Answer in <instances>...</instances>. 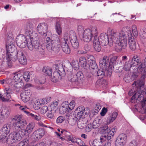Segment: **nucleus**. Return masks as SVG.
Returning a JSON list of instances; mask_svg holds the SVG:
<instances>
[{"mask_svg":"<svg viewBox=\"0 0 146 146\" xmlns=\"http://www.w3.org/2000/svg\"><path fill=\"white\" fill-rule=\"evenodd\" d=\"M127 29L125 31L122 30L119 32H114L111 29H109L107 31V33L109 35V45H112L113 42L116 44L115 49L118 52H120L123 49L125 48L127 46Z\"/></svg>","mask_w":146,"mask_h":146,"instance_id":"f257e3e1","label":"nucleus"},{"mask_svg":"<svg viewBox=\"0 0 146 146\" xmlns=\"http://www.w3.org/2000/svg\"><path fill=\"white\" fill-rule=\"evenodd\" d=\"M102 131L103 133L102 136L100 139H95L93 141L92 144L93 146H102L103 142L106 139L110 140L116 131V128L114 127L111 129L108 126H106L104 127Z\"/></svg>","mask_w":146,"mask_h":146,"instance_id":"f03ea898","label":"nucleus"},{"mask_svg":"<svg viewBox=\"0 0 146 146\" xmlns=\"http://www.w3.org/2000/svg\"><path fill=\"white\" fill-rule=\"evenodd\" d=\"M46 48L49 51L58 53L60 49V39L56 34L47 37L45 40Z\"/></svg>","mask_w":146,"mask_h":146,"instance_id":"7ed1b4c3","label":"nucleus"},{"mask_svg":"<svg viewBox=\"0 0 146 146\" xmlns=\"http://www.w3.org/2000/svg\"><path fill=\"white\" fill-rule=\"evenodd\" d=\"M98 33L97 28L96 27H92L91 29H86L82 34L83 40L84 42H89L92 38L93 39L97 38Z\"/></svg>","mask_w":146,"mask_h":146,"instance_id":"20e7f679","label":"nucleus"},{"mask_svg":"<svg viewBox=\"0 0 146 146\" xmlns=\"http://www.w3.org/2000/svg\"><path fill=\"white\" fill-rule=\"evenodd\" d=\"M11 122L16 131L20 130L25 127L27 124L26 120L22 117L21 115H18L15 116L12 119Z\"/></svg>","mask_w":146,"mask_h":146,"instance_id":"39448f33","label":"nucleus"},{"mask_svg":"<svg viewBox=\"0 0 146 146\" xmlns=\"http://www.w3.org/2000/svg\"><path fill=\"white\" fill-rule=\"evenodd\" d=\"M33 42L30 40L29 43L28 44V48L29 49L32 50H34L37 51L42 54H44V50L43 47L40 44L38 37H36L33 40Z\"/></svg>","mask_w":146,"mask_h":146,"instance_id":"423d86ee","label":"nucleus"},{"mask_svg":"<svg viewBox=\"0 0 146 146\" xmlns=\"http://www.w3.org/2000/svg\"><path fill=\"white\" fill-rule=\"evenodd\" d=\"M64 39L69 42L70 41L72 46L75 49L77 48L79 46V43L76 34L72 31H70L69 34L65 33L64 35Z\"/></svg>","mask_w":146,"mask_h":146,"instance_id":"0eeeda50","label":"nucleus"},{"mask_svg":"<svg viewBox=\"0 0 146 146\" xmlns=\"http://www.w3.org/2000/svg\"><path fill=\"white\" fill-rule=\"evenodd\" d=\"M56 70L53 74L52 76H51V81L56 82L58 79L59 76H64L65 75V72L61 64H56Z\"/></svg>","mask_w":146,"mask_h":146,"instance_id":"6e6552de","label":"nucleus"},{"mask_svg":"<svg viewBox=\"0 0 146 146\" xmlns=\"http://www.w3.org/2000/svg\"><path fill=\"white\" fill-rule=\"evenodd\" d=\"M23 133L21 129L17 131V132H13L10 134L7 140L8 144H11L20 141L22 139V136L25 135Z\"/></svg>","mask_w":146,"mask_h":146,"instance_id":"1a4fd4ad","label":"nucleus"},{"mask_svg":"<svg viewBox=\"0 0 146 146\" xmlns=\"http://www.w3.org/2000/svg\"><path fill=\"white\" fill-rule=\"evenodd\" d=\"M68 77L69 81L78 85L82 83L83 74L81 71L78 72L76 74H73L70 72L68 74Z\"/></svg>","mask_w":146,"mask_h":146,"instance_id":"9d476101","label":"nucleus"},{"mask_svg":"<svg viewBox=\"0 0 146 146\" xmlns=\"http://www.w3.org/2000/svg\"><path fill=\"white\" fill-rule=\"evenodd\" d=\"M90 111L88 108H85L82 106H80L76 109V112L77 113L75 116L79 121L81 120L88 115Z\"/></svg>","mask_w":146,"mask_h":146,"instance_id":"9b49d317","label":"nucleus"},{"mask_svg":"<svg viewBox=\"0 0 146 146\" xmlns=\"http://www.w3.org/2000/svg\"><path fill=\"white\" fill-rule=\"evenodd\" d=\"M11 127V125L8 124L4 125L1 130L0 131V140L8 143L7 140L9 137H7V136L10 132Z\"/></svg>","mask_w":146,"mask_h":146,"instance_id":"f8f14e48","label":"nucleus"},{"mask_svg":"<svg viewBox=\"0 0 146 146\" xmlns=\"http://www.w3.org/2000/svg\"><path fill=\"white\" fill-rule=\"evenodd\" d=\"M16 42L18 46L20 48H23L27 45L28 46V44L29 43L30 41L28 40L26 37L24 35L21 34L17 36Z\"/></svg>","mask_w":146,"mask_h":146,"instance_id":"ddd939ff","label":"nucleus"},{"mask_svg":"<svg viewBox=\"0 0 146 146\" xmlns=\"http://www.w3.org/2000/svg\"><path fill=\"white\" fill-rule=\"evenodd\" d=\"M99 65L101 68L105 69L106 72L109 71L110 73L111 72V68H110V65L109 58L107 56H104L103 59H101L99 61Z\"/></svg>","mask_w":146,"mask_h":146,"instance_id":"4468645a","label":"nucleus"},{"mask_svg":"<svg viewBox=\"0 0 146 146\" xmlns=\"http://www.w3.org/2000/svg\"><path fill=\"white\" fill-rule=\"evenodd\" d=\"M33 25L30 23L27 24L25 27V35L29 37L30 40H33L37 37V34L33 31Z\"/></svg>","mask_w":146,"mask_h":146,"instance_id":"2eb2a0df","label":"nucleus"},{"mask_svg":"<svg viewBox=\"0 0 146 146\" xmlns=\"http://www.w3.org/2000/svg\"><path fill=\"white\" fill-rule=\"evenodd\" d=\"M88 64H89V69L90 72L95 74L98 70L97 65L96 62L95 58L92 56H90L88 59Z\"/></svg>","mask_w":146,"mask_h":146,"instance_id":"dca6fc26","label":"nucleus"},{"mask_svg":"<svg viewBox=\"0 0 146 146\" xmlns=\"http://www.w3.org/2000/svg\"><path fill=\"white\" fill-rule=\"evenodd\" d=\"M126 35L128 36L129 44L130 48L132 50H135L136 48V43L135 40L133 36L131 30L129 28H127Z\"/></svg>","mask_w":146,"mask_h":146,"instance_id":"f3484780","label":"nucleus"},{"mask_svg":"<svg viewBox=\"0 0 146 146\" xmlns=\"http://www.w3.org/2000/svg\"><path fill=\"white\" fill-rule=\"evenodd\" d=\"M97 39H98V40L101 43V45L102 46L109 44V36L105 33H101L99 37H97Z\"/></svg>","mask_w":146,"mask_h":146,"instance_id":"a211bd4d","label":"nucleus"},{"mask_svg":"<svg viewBox=\"0 0 146 146\" xmlns=\"http://www.w3.org/2000/svg\"><path fill=\"white\" fill-rule=\"evenodd\" d=\"M47 25L46 23H40L37 26V31L40 35H47L46 33L48 30Z\"/></svg>","mask_w":146,"mask_h":146,"instance_id":"6ab92c4d","label":"nucleus"},{"mask_svg":"<svg viewBox=\"0 0 146 146\" xmlns=\"http://www.w3.org/2000/svg\"><path fill=\"white\" fill-rule=\"evenodd\" d=\"M20 110L23 111L24 112L27 114L28 116H31L33 118L37 121H39L41 119V117L38 114H35L30 113L28 111V108L25 106H21L19 107Z\"/></svg>","mask_w":146,"mask_h":146,"instance_id":"aec40b11","label":"nucleus"},{"mask_svg":"<svg viewBox=\"0 0 146 146\" xmlns=\"http://www.w3.org/2000/svg\"><path fill=\"white\" fill-rule=\"evenodd\" d=\"M6 45L8 47L9 50L10 51L12 50L14 51L16 49L15 46V41L13 38L8 36L6 40Z\"/></svg>","mask_w":146,"mask_h":146,"instance_id":"412c9836","label":"nucleus"},{"mask_svg":"<svg viewBox=\"0 0 146 146\" xmlns=\"http://www.w3.org/2000/svg\"><path fill=\"white\" fill-rule=\"evenodd\" d=\"M17 57H18V60L21 64L24 65L26 64L27 59L22 51L18 50L17 51Z\"/></svg>","mask_w":146,"mask_h":146,"instance_id":"4be33fe9","label":"nucleus"},{"mask_svg":"<svg viewBox=\"0 0 146 146\" xmlns=\"http://www.w3.org/2000/svg\"><path fill=\"white\" fill-rule=\"evenodd\" d=\"M61 47L63 51L66 54H69L70 52V49L68 43H69L68 41L64 40V37L62 40Z\"/></svg>","mask_w":146,"mask_h":146,"instance_id":"5701e85b","label":"nucleus"},{"mask_svg":"<svg viewBox=\"0 0 146 146\" xmlns=\"http://www.w3.org/2000/svg\"><path fill=\"white\" fill-rule=\"evenodd\" d=\"M126 139L127 136L125 134H121L117 137L116 142L121 146H123L125 143Z\"/></svg>","mask_w":146,"mask_h":146,"instance_id":"b1692460","label":"nucleus"},{"mask_svg":"<svg viewBox=\"0 0 146 146\" xmlns=\"http://www.w3.org/2000/svg\"><path fill=\"white\" fill-rule=\"evenodd\" d=\"M35 127L34 124L32 123H29L25 129H21L25 135H28L32 131Z\"/></svg>","mask_w":146,"mask_h":146,"instance_id":"393cba45","label":"nucleus"},{"mask_svg":"<svg viewBox=\"0 0 146 146\" xmlns=\"http://www.w3.org/2000/svg\"><path fill=\"white\" fill-rule=\"evenodd\" d=\"M31 93L29 90L23 92L21 94V99L24 102H27L31 96Z\"/></svg>","mask_w":146,"mask_h":146,"instance_id":"a878e982","label":"nucleus"},{"mask_svg":"<svg viewBox=\"0 0 146 146\" xmlns=\"http://www.w3.org/2000/svg\"><path fill=\"white\" fill-rule=\"evenodd\" d=\"M68 102L65 101L63 102L61 105L59 109L60 113L61 114H64L66 112H69V108H68Z\"/></svg>","mask_w":146,"mask_h":146,"instance_id":"bb28decb","label":"nucleus"},{"mask_svg":"<svg viewBox=\"0 0 146 146\" xmlns=\"http://www.w3.org/2000/svg\"><path fill=\"white\" fill-rule=\"evenodd\" d=\"M11 90L9 88H7L5 90V93L3 94V102H6L9 100L11 97L10 94Z\"/></svg>","mask_w":146,"mask_h":146,"instance_id":"cd10ccee","label":"nucleus"},{"mask_svg":"<svg viewBox=\"0 0 146 146\" xmlns=\"http://www.w3.org/2000/svg\"><path fill=\"white\" fill-rule=\"evenodd\" d=\"M117 112H114L111 115H109L106 119L107 124H110L117 117Z\"/></svg>","mask_w":146,"mask_h":146,"instance_id":"c85d7f7f","label":"nucleus"},{"mask_svg":"<svg viewBox=\"0 0 146 146\" xmlns=\"http://www.w3.org/2000/svg\"><path fill=\"white\" fill-rule=\"evenodd\" d=\"M139 70H142V72L143 75L146 77V57L143 63L139 64L138 66Z\"/></svg>","mask_w":146,"mask_h":146,"instance_id":"c756f323","label":"nucleus"},{"mask_svg":"<svg viewBox=\"0 0 146 146\" xmlns=\"http://www.w3.org/2000/svg\"><path fill=\"white\" fill-rule=\"evenodd\" d=\"M101 43L98 40V39L97 38L95 39H93V46L95 50L97 51L100 52L101 49V47L100 45Z\"/></svg>","mask_w":146,"mask_h":146,"instance_id":"7c9ffc66","label":"nucleus"},{"mask_svg":"<svg viewBox=\"0 0 146 146\" xmlns=\"http://www.w3.org/2000/svg\"><path fill=\"white\" fill-rule=\"evenodd\" d=\"M39 130L37 129L31 135V139L33 141L37 140L40 138Z\"/></svg>","mask_w":146,"mask_h":146,"instance_id":"2f4dec72","label":"nucleus"},{"mask_svg":"<svg viewBox=\"0 0 146 146\" xmlns=\"http://www.w3.org/2000/svg\"><path fill=\"white\" fill-rule=\"evenodd\" d=\"M10 112V109L7 107L3 108L1 113L5 118H7L9 115Z\"/></svg>","mask_w":146,"mask_h":146,"instance_id":"473e14b6","label":"nucleus"},{"mask_svg":"<svg viewBox=\"0 0 146 146\" xmlns=\"http://www.w3.org/2000/svg\"><path fill=\"white\" fill-rule=\"evenodd\" d=\"M102 69L98 70V71L96 72L95 74H97V76H100V78H102L105 76V74H106L107 73L109 72V71L106 72V70L105 69H103L102 68H101Z\"/></svg>","mask_w":146,"mask_h":146,"instance_id":"72a5a7b5","label":"nucleus"},{"mask_svg":"<svg viewBox=\"0 0 146 146\" xmlns=\"http://www.w3.org/2000/svg\"><path fill=\"white\" fill-rule=\"evenodd\" d=\"M81 66L84 68V69H86L87 64L86 60L85 57H80L79 59V63Z\"/></svg>","mask_w":146,"mask_h":146,"instance_id":"f704fd0d","label":"nucleus"},{"mask_svg":"<svg viewBox=\"0 0 146 146\" xmlns=\"http://www.w3.org/2000/svg\"><path fill=\"white\" fill-rule=\"evenodd\" d=\"M140 99L141 100H143V96L139 92H137L134 94L131 97V100L134 99L136 100H139Z\"/></svg>","mask_w":146,"mask_h":146,"instance_id":"c9c22d12","label":"nucleus"},{"mask_svg":"<svg viewBox=\"0 0 146 146\" xmlns=\"http://www.w3.org/2000/svg\"><path fill=\"white\" fill-rule=\"evenodd\" d=\"M42 72L46 75L50 76L52 74V69L48 67H44L42 69Z\"/></svg>","mask_w":146,"mask_h":146,"instance_id":"e433bc0d","label":"nucleus"},{"mask_svg":"<svg viewBox=\"0 0 146 146\" xmlns=\"http://www.w3.org/2000/svg\"><path fill=\"white\" fill-rule=\"evenodd\" d=\"M118 57V56H115L111 58L110 62V68H111V69L113 66L115 64V62Z\"/></svg>","mask_w":146,"mask_h":146,"instance_id":"4c0bfd02","label":"nucleus"},{"mask_svg":"<svg viewBox=\"0 0 146 146\" xmlns=\"http://www.w3.org/2000/svg\"><path fill=\"white\" fill-rule=\"evenodd\" d=\"M100 119L96 118L93 121L92 123L91 124L92 128L93 129L98 128L100 125V123L97 122L100 121Z\"/></svg>","mask_w":146,"mask_h":146,"instance_id":"58836bf2","label":"nucleus"},{"mask_svg":"<svg viewBox=\"0 0 146 146\" xmlns=\"http://www.w3.org/2000/svg\"><path fill=\"white\" fill-rule=\"evenodd\" d=\"M58 102L57 101L53 102L50 106L51 108V111L54 112L56 111V110L58 108Z\"/></svg>","mask_w":146,"mask_h":146,"instance_id":"ea45409f","label":"nucleus"},{"mask_svg":"<svg viewBox=\"0 0 146 146\" xmlns=\"http://www.w3.org/2000/svg\"><path fill=\"white\" fill-rule=\"evenodd\" d=\"M55 29L56 33L58 34L59 35H61L62 33V28L59 23L57 22L56 23L55 27Z\"/></svg>","mask_w":146,"mask_h":146,"instance_id":"a19ab883","label":"nucleus"},{"mask_svg":"<svg viewBox=\"0 0 146 146\" xmlns=\"http://www.w3.org/2000/svg\"><path fill=\"white\" fill-rule=\"evenodd\" d=\"M83 73L85 76L88 78H92L93 75L95 74L93 73L92 72H91V73L89 72L88 69H87L86 68L84 69L83 70Z\"/></svg>","mask_w":146,"mask_h":146,"instance_id":"79ce46f5","label":"nucleus"},{"mask_svg":"<svg viewBox=\"0 0 146 146\" xmlns=\"http://www.w3.org/2000/svg\"><path fill=\"white\" fill-rule=\"evenodd\" d=\"M132 66V64L130 63V61H129L125 62L123 68L125 70L129 71L130 70V68Z\"/></svg>","mask_w":146,"mask_h":146,"instance_id":"37998d69","label":"nucleus"},{"mask_svg":"<svg viewBox=\"0 0 146 146\" xmlns=\"http://www.w3.org/2000/svg\"><path fill=\"white\" fill-rule=\"evenodd\" d=\"M139 61V58L137 56H133L131 60V63L133 64H135L134 66L136 65H138Z\"/></svg>","mask_w":146,"mask_h":146,"instance_id":"c03bdc74","label":"nucleus"},{"mask_svg":"<svg viewBox=\"0 0 146 146\" xmlns=\"http://www.w3.org/2000/svg\"><path fill=\"white\" fill-rule=\"evenodd\" d=\"M78 121H79V120L77 119L75 116H74V117L71 118L69 120L68 123L71 125H74L76 124Z\"/></svg>","mask_w":146,"mask_h":146,"instance_id":"a18cd8bd","label":"nucleus"},{"mask_svg":"<svg viewBox=\"0 0 146 146\" xmlns=\"http://www.w3.org/2000/svg\"><path fill=\"white\" fill-rule=\"evenodd\" d=\"M40 100V99L36 100L35 102L34 107L36 110H38L40 108V106L43 105Z\"/></svg>","mask_w":146,"mask_h":146,"instance_id":"49530a36","label":"nucleus"},{"mask_svg":"<svg viewBox=\"0 0 146 146\" xmlns=\"http://www.w3.org/2000/svg\"><path fill=\"white\" fill-rule=\"evenodd\" d=\"M14 79L15 80V81L20 82L22 80L23 76L21 74L18 73L14 76Z\"/></svg>","mask_w":146,"mask_h":146,"instance_id":"de8ad7c7","label":"nucleus"},{"mask_svg":"<svg viewBox=\"0 0 146 146\" xmlns=\"http://www.w3.org/2000/svg\"><path fill=\"white\" fill-rule=\"evenodd\" d=\"M71 64L74 70H77L78 69L79 67V63L78 61H73Z\"/></svg>","mask_w":146,"mask_h":146,"instance_id":"09e8293b","label":"nucleus"},{"mask_svg":"<svg viewBox=\"0 0 146 146\" xmlns=\"http://www.w3.org/2000/svg\"><path fill=\"white\" fill-rule=\"evenodd\" d=\"M23 78L26 82H28L30 77V73L29 72H26L24 73Z\"/></svg>","mask_w":146,"mask_h":146,"instance_id":"8fccbe9b","label":"nucleus"},{"mask_svg":"<svg viewBox=\"0 0 146 146\" xmlns=\"http://www.w3.org/2000/svg\"><path fill=\"white\" fill-rule=\"evenodd\" d=\"M132 30L133 35L135 37H136L138 35V32L137 27L136 25H133L132 26Z\"/></svg>","mask_w":146,"mask_h":146,"instance_id":"3c124183","label":"nucleus"},{"mask_svg":"<svg viewBox=\"0 0 146 146\" xmlns=\"http://www.w3.org/2000/svg\"><path fill=\"white\" fill-rule=\"evenodd\" d=\"M11 52L12 53V52L11 51ZM10 53H11L10 51L9 52V54H8V56L7 57L8 60L9 61H11L12 60L13 61L15 62L17 60V57L15 56H13L12 54H10Z\"/></svg>","mask_w":146,"mask_h":146,"instance_id":"603ef678","label":"nucleus"},{"mask_svg":"<svg viewBox=\"0 0 146 146\" xmlns=\"http://www.w3.org/2000/svg\"><path fill=\"white\" fill-rule=\"evenodd\" d=\"M75 103L74 100L72 101L68 105V108H69L68 111H71L75 107Z\"/></svg>","mask_w":146,"mask_h":146,"instance_id":"864d4df0","label":"nucleus"},{"mask_svg":"<svg viewBox=\"0 0 146 146\" xmlns=\"http://www.w3.org/2000/svg\"><path fill=\"white\" fill-rule=\"evenodd\" d=\"M40 99L41 100L40 101H41V102H42V103L43 105L46 104L50 102L51 99V98L50 97H47L45 98Z\"/></svg>","mask_w":146,"mask_h":146,"instance_id":"5fc2aeb1","label":"nucleus"},{"mask_svg":"<svg viewBox=\"0 0 146 146\" xmlns=\"http://www.w3.org/2000/svg\"><path fill=\"white\" fill-rule=\"evenodd\" d=\"M65 119V117L63 116H60L57 117L56 120V122L57 123H61L63 122Z\"/></svg>","mask_w":146,"mask_h":146,"instance_id":"6e6d98bb","label":"nucleus"},{"mask_svg":"<svg viewBox=\"0 0 146 146\" xmlns=\"http://www.w3.org/2000/svg\"><path fill=\"white\" fill-rule=\"evenodd\" d=\"M76 143L80 146H87L84 142L79 138H77Z\"/></svg>","mask_w":146,"mask_h":146,"instance_id":"4d7b16f0","label":"nucleus"},{"mask_svg":"<svg viewBox=\"0 0 146 146\" xmlns=\"http://www.w3.org/2000/svg\"><path fill=\"white\" fill-rule=\"evenodd\" d=\"M77 126L78 128L82 129L84 127V124L83 123L82 120H79L77 122Z\"/></svg>","mask_w":146,"mask_h":146,"instance_id":"13d9d810","label":"nucleus"},{"mask_svg":"<svg viewBox=\"0 0 146 146\" xmlns=\"http://www.w3.org/2000/svg\"><path fill=\"white\" fill-rule=\"evenodd\" d=\"M48 110V107L46 106H44L41 108L40 112L41 114H44L46 113Z\"/></svg>","mask_w":146,"mask_h":146,"instance_id":"bf43d9fd","label":"nucleus"},{"mask_svg":"<svg viewBox=\"0 0 146 146\" xmlns=\"http://www.w3.org/2000/svg\"><path fill=\"white\" fill-rule=\"evenodd\" d=\"M78 33L79 35L83 33L84 31L83 27L81 25H79L78 27Z\"/></svg>","mask_w":146,"mask_h":146,"instance_id":"052dcab7","label":"nucleus"},{"mask_svg":"<svg viewBox=\"0 0 146 146\" xmlns=\"http://www.w3.org/2000/svg\"><path fill=\"white\" fill-rule=\"evenodd\" d=\"M64 135L65 137L68 140L72 135L70 132L66 131L65 132Z\"/></svg>","mask_w":146,"mask_h":146,"instance_id":"680f3d73","label":"nucleus"},{"mask_svg":"<svg viewBox=\"0 0 146 146\" xmlns=\"http://www.w3.org/2000/svg\"><path fill=\"white\" fill-rule=\"evenodd\" d=\"M98 82L100 84L104 86L107 84V82L106 80L104 79H99L98 81Z\"/></svg>","mask_w":146,"mask_h":146,"instance_id":"e2e57ef3","label":"nucleus"},{"mask_svg":"<svg viewBox=\"0 0 146 146\" xmlns=\"http://www.w3.org/2000/svg\"><path fill=\"white\" fill-rule=\"evenodd\" d=\"M108 111V110L106 108L104 107L101 111V112L100 113L101 115L103 116H104L106 113Z\"/></svg>","mask_w":146,"mask_h":146,"instance_id":"0e129e2a","label":"nucleus"},{"mask_svg":"<svg viewBox=\"0 0 146 146\" xmlns=\"http://www.w3.org/2000/svg\"><path fill=\"white\" fill-rule=\"evenodd\" d=\"M21 142L23 143L24 146H27L28 143H29V139L27 138L25 139Z\"/></svg>","mask_w":146,"mask_h":146,"instance_id":"69168bd1","label":"nucleus"},{"mask_svg":"<svg viewBox=\"0 0 146 146\" xmlns=\"http://www.w3.org/2000/svg\"><path fill=\"white\" fill-rule=\"evenodd\" d=\"M137 143L136 140H133L130 143L129 146H137Z\"/></svg>","mask_w":146,"mask_h":146,"instance_id":"338daca9","label":"nucleus"},{"mask_svg":"<svg viewBox=\"0 0 146 146\" xmlns=\"http://www.w3.org/2000/svg\"><path fill=\"white\" fill-rule=\"evenodd\" d=\"M53 111H50V113L48 112V113H47L46 115L48 117L50 118L51 119H54V114L52 113Z\"/></svg>","mask_w":146,"mask_h":146,"instance_id":"774afa93","label":"nucleus"}]
</instances>
